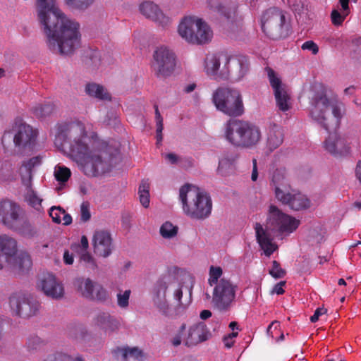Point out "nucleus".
I'll return each mask as SVG.
<instances>
[{
	"label": "nucleus",
	"mask_w": 361,
	"mask_h": 361,
	"mask_svg": "<svg viewBox=\"0 0 361 361\" xmlns=\"http://www.w3.org/2000/svg\"><path fill=\"white\" fill-rule=\"evenodd\" d=\"M9 305L16 315L23 318L35 315L40 307L39 302L32 295L23 292L13 293L9 298Z\"/></svg>",
	"instance_id": "13"
},
{
	"label": "nucleus",
	"mask_w": 361,
	"mask_h": 361,
	"mask_svg": "<svg viewBox=\"0 0 361 361\" xmlns=\"http://www.w3.org/2000/svg\"><path fill=\"white\" fill-rule=\"evenodd\" d=\"M186 336V324H182L176 334L171 338V343L174 347L180 345Z\"/></svg>",
	"instance_id": "47"
},
{
	"label": "nucleus",
	"mask_w": 361,
	"mask_h": 361,
	"mask_svg": "<svg viewBox=\"0 0 361 361\" xmlns=\"http://www.w3.org/2000/svg\"><path fill=\"white\" fill-rule=\"evenodd\" d=\"M155 115H156L157 126H159V131L163 130V128H164L163 118L159 113L157 106H155Z\"/></svg>",
	"instance_id": "58"
},
{
	"label": "nucleus",
	"mask_w": 361,
	"mask_h": 361,
	"mask_svg": "<svg viewBox=\"0 0 361 361\" xmlns=\"http://www.w3.org/2000/svg\"><path fill=\"white\" fill-rule=\"evenodd\" d=\"M9 229L26 238H32L37 233L35 228L30 224L25 212Z\"/></svg>",
	"instance_id": "29"
},
{
	"label": "nucleus",
	"mask_w": 361,
	"mask_h": 361,
	"mask_svg": "<svg viewBox=\"0 0 361 361\" xmlns=\"http://www.w3.org/2000/svg\"><path fill=\"white\" fill-rule=\"evenodd\" d=\"M350 56L353 59L361 63V37L353 41Z\"/></svg>",
	"instance_id": "48"
},
{
	"label": "nucleus",
	"mask_w": 361,
	"mask_h": 361,
	"mask_svg": "<svg viewBox=\"0 0 361 361\" xmlns=\"http://www.w3.org/2000/svg\"><path fill=\"white\" fill-rule=\"evenodd\" d=\"M63 260L66 264H72L73 263V256L68 251H65L63 254Z\"/></svg>",
	"instance_id": "61"
},
{
	"label": "nucleus",
	"mask_w": 361,
	"mask_h": 361,
	"mask_svg": "<svg viewBox=\"0 0 361 361\" xmlns=\"http://www.w3.org/2000/svg\"><path fill=\"white\" fill-rule=\"evenodd\" d=\"M117 352L121 354L122 359L124 361H128L130 358L137 360L142 356V351L137 347L118 348Z\"/></svg>",
	"instance_id": "37"
},
{
	"label": "nucleus",
	"mask_w": 361,
	"mask_h": 361,
	"mask_svg": "<svg viewBox=\"0 0 361 361\" xmlns=\"http://www.w3.org/2000/svg\"><path fill=\"white\" fill-rule=\"evenodd\" d=\"M37 133L30 125L22 120H16L9 130L5 131L2 137V144L13 137L16 147L20 149L30 148L35 145Z\"/></svg>",
	"instance_id": "11"
},
{
	"label": "nucleus",
	"mask_w": 361,
	"mask_h": 361,
	"mask_svg": "<svg viewBox=\"0 0 361 361\" xmlns=\"http://www.w3.org/2000/svg\"><path fill=\"white\" fill-rule=\"evenodd\" d=\"M78 289L82 296L91 300L104 302L109 298L106 290L100 284L94 283L91 279L78 281Z\"/></svg>",
	"instance_id": "19"
},
{
	"label": "nucleus",
	"mask_w": 361,
	"mask_h": 361,
	"mask_svg": "<svg viewBox=\"0 0 361 361\" xmlns=\"http://www.w3.org/2000/svg\"><path fill=\"white\" fill-rule=\"evenodd\" d=\"M300 221L283 212L279 207L270 204L267 219V227L270 231L280 234H290L300 225Z\"/></svg>",
	"instance_id": "10"
},
{
	"label": "nucleus",
	"mask_w": 361,
	"mask_h": 361,
	"mask_svg": "<svg viewBox=\"0 0 361 361\" xmlns=\"http://www.w3.org/2000/svg\"><path fill=\"white\" fill-rule=\"evenodd\" d=\"M178 228L173 226L171 222L166 221L164 223L159 229L160 235L166 239H171L174 238L178 233Z\"/></svg>",
	"instance_id": "39"
},
{
	"label": "nucleus",
	"mask_w": 361,
	"mask_h": 361,
	"mask_svg": "<svg viewBox=\"0 0 361 361\" xmlns=\"http://www.w3.org/2000/svg\"><path fill=\"white\" fill-rule=\"evenodd\" d=\"M85 92L90 97H95L102 100H110L111 96L104 90L103 86L92 82L85 86Z\"/></svg>",
	"instance_id": "32"
},
{
	"label": "nucleus",
	"mask_w": 361,
	"mask_h": 361,
	"mask_svg": "<svg viewBox=\"0 0 361 361\" xmlns=\"http://www.w3.org/2000/svg\"><path fill=\"white\" fill-rule=\"evenodd\" d=\"M26 199L29 204L36 209L37 210H39L41 207V203L42 200L39 198L36 192L32 190V189H30L27 192Z\"/></svg>",
	"instance_id": "49"
},
{
	"label": "nucleus",
	"mask_w": 361,
	"mask_h": 361,
	"mask_svg": "<svg viewBox=\"0 0 361 361\" xmlns=\"http://www.w3.org/2000/svg\"><path fill=\"white\" fill-rule=\"evenodd\" d=\"M223 342L226 348H231L233 345L235 341L228 336H226L223 338Z\"/></svg>",
	"instance_id": "64"
},
{
	"label": "nucleus",
	"mask_w": 361,
	"mask_h": 361,
	"mask_svg": "<svg viewBox=\"0 0 361 361\" xmlns=\"http://www.w3.org/2000/svg\"><path fill=\"white\" fill-rule=\"evenodd\" d=\"M269 274L274 279H281L286 276V271L281 267L280 263L276 260L272 262V267L269 269Z\"/></svg>",
	"instance_id": "46"
},
{
	"label": "nucleus",
	"mask_w": 361,
	"mask_h": 361,
	"mask_svg": "<svg viewBox=\"0 0 361 361\" xmlns=\"http://www.w3.org/2000/svg\"><path fill=\"white\" fill-rule=\"evenodd\" d=\"M47 342L37 335H30L25 344V347L30 353H35L41 350Z\"/></svg>",
	"instance_id": "33"
},
{
	"label": "nucleus",
	"mask_w": 361,
	"mask_h": 361,
	"mask_svg": "<svg viewBox=\"0 0 361 361\" xmlns=\"http://www.w3.org/2000/svg\"><path fill=\"white\" fill-rule=\"evenodd\" d=\"M71 176V170L65 166L57 165L54 169V177L59 183H63L67 182Z\"/></svg>",
	"instance_id": "40"
},
{
	"label": "nucleus",
	"mask_w": 361,
	"mask_h": 361,
	"mask_svg": "<svg viewBox=\"0 0 361 361\" xmlns=\"http://www.w3.org/2000/svg\"><path fill=\"white\" fill-rule=\"evenodd\" d=\"M238 286L230 279L221 278L214 286L212 302L219 312L229 311L235 302Z\"/></svg>",
	"instance_id": "9"
},
{
	"label": "nucleus",
	"mask_w": 361,
	"mask_h": 361,
	"mask_svg": "<svg viewBox=\"0 0 361 361\" xmlns=\"http://www.w3.org/2000/svg\"><path fill=\"white\" fill-rule=\"evenodd\" d=\"M310 116L329 132L339 126L343 116L342 105L336 100L328 99L325 94H318L312 99Z\"/></svg>",
	"instance_id": "5"
},
{
	"label": "nucleus",
	"mask_w": 361,
	"mask_h": 361,
	"mask_svg": "<svg viewBox=\"0 0 361 361\" xmlns=\"http://www.w3.org/2000/svg\"><path fill=\"white\" fill-rule=\"evenodd\" d=\"M37 286L44 295L52 299L59 300L63 296V286L52 274H43L39 280Z\"/></svg>",
	"instance_id": "20"
},
{
	"label": "nucleus",
	"mask_w": 361,
	"mask_h": 361,
	"mask_svg": "<svg viewBox=\"0 0 361 361\" xmlns=\"http://www.w3.org/2000/svg\"><path fill=\"white\" fill-rule=\"evenodd\" d=\"M268 76L270 85L274 90V93L285 90L283 87L281 80L277 78L276 73L271 68H267Z\"/></svg>",
	"instance_id": "44"
},
{
	"label": "nucleus",
	"mask_w": 361,
	"mask_h": 361,
	"mask_svg": "<svg viewBox=\"0 0 361 361\" xmlns=\"http://www.w3.org/2000/svg\"><path fill=\"white\" fill-rule=\"evenodd\" d=\"M65 4L71 9L84 11L90 7L94 0H63Z\"/></svg>",
	"instance_id": "41"
},
{
	"label": "nucleus",
	"mask_w": 361,
	"mask_h": 361,
	"mask_svg": "<svg viewBox=\"0 0 361 361\" xmlns=\"http://www.w3.org/2000/svg\"><path fill=\"white\" fill-rule=\"evenodd\" d=\"M18 242L7 234L0 235V270L11 264L18 254Z\"/></svg>",
	"instance_id": "18"
},
{
	"label": "nucleus",
	"mask_w": 361,
	"mask_h": 361,
	"mask_svg": "<svg viewBox=\"0 0 361 361\" xmlns=\"http://www.w3.org/2000/svg\"><path fill=\"white\" fill-rule=\"evenodd\" d=\"M23 213V208L16 202L8 199L0 201V223L8 229Z\"/></svg>",
	"instance_id": "17"
},
{
	"label": "nucleus",
	"mask_w": 361,
	"mask_h": 361,
	"mask_svg": "<svg viewBox=\"0 0 361 361\" xmlns=\"http://www.w3.org/2000/svg\"><path fill=\"white\" fill-rule=\"evenodd\" d=\"M139 9L146 18L155 22L163 27L168 26L171 23L170 18L164 15L158 5L152 1L142 2L140 5Z\"/></svg>",
	"instance_id": "22"
},
{
	"label": "nucleus",
	"mask_w": 361,
	"mask_h": 361,
	"mask_svg": "<svg viewBox=\"0 0 361 361\" xmlns=\"http://www.w3.org/2000/svg\"><path fill=\"white\" fill-rule=\"evenodd\" d=\"M254 228L256 233V239L264 254L269 257L277 249V245L272 243L269 234L264 230L260 223H256Z\"/></svg>",
	"instance_id": "26"
},
{
	"label": "nucleus",
	"mask_w": 361,
	"mask_h": 361,
	"mask_svg": "<svg viewBox=\"0 0 361 361\" xmlns=\"http://www.w3.org/2000/svg\"><path fill=\"white\" fill-rule=\"evenodd\" d=\"M279 327H280V323L279 322H277V321L272 322L267 327L268 335L271 336V337H274L272 329H274V330H276Z\"/></svg>",
	"instance_id": "60"
},
{
	"label": "nucleus",
	"mask_w": 361,
	"mask_h": 361,
	"mask_svg": "<svg viewBox=\"0 0 361 361\" xmlns=\"http://www.w3.org/2000/svg\"><path fill=\"white\" fill-rule=\"evenodd\" d=\"M90 204L87 202H83L80 205L81 221L86 222L90 219Z\"/></svg>",
	"instance_id": "53"
},
{
	"label": "nucleus",
	"mask_w": 361,
	"mask_h": 361,
	"mask_svg": "<svg viewBox=\"0 0 361 361\" xmlns=\"http://www.w3.org/2000/svg\"><path fill=\"white\" fill-rule=\"evenodd\" d=\"M80 259V261L84 263V265H85L86 264L90 262V260H92L93 258L88 252H85L81 254Z\"/></svg>",
	"instance_id": "63"
},
{
	"label": "nucleus",
	"mask_w": 361,
	"mask_h": 361,
	"mask_svg": "<svg viewBox=\"0 0 361 361\" xmlns=\"http://www.w3.org/2000/svg\"><path fill=\"white\" fill-rule=\"evenodd\" d=\"M41 163V158L39 157H34L30 159L23 162L20 168V173L23 184L26 187L31 185V180L32 178V169L39 165Z\"/></svg>",
	"instance_id": "30"
},
{
	"label": "nucleus",
	"mask_w": 361,
	"mask_h": 361,
	"mask_svg": "<svg viewBox=\"0 0 361 361\" xmlns=\"http://www.w3.org/2000/svg\"><path fill=\"white\" fill-rule=\"evenodd\" d=\"M226 140L235 147L252 148L261 140V131L256 125L239 119H230L225 126Z\"/></svg>",
	"instance_id": "6"
},
{
	"label": "nucleus",
	"mask_w": 361,
	"mask_h": 361,
	"mask_svg": "<svg viewBox=\"0 0 361 361\" xmlns=\"http://www.w3.org/2000/svg\"><path fill=\"white\" fill-rule=\"evenodd\" d=\"M57 0H36L37 20L47 37L49 49L71 55L80 47V24L69 18L58 6Z\"/></svg>",
	"instance_id": "1"
},
{
	"label": "nucleus",
	"mask_w": 361,
	"mask_h": 361,
	"mask_svg": "<svg viewBox=\"0 0 361 361\" xmlns=\"http://www.w3.org/2000/svg\"><path fill=\"white\" fill-rule=\"evenodd\" d=\"M285 11L278 7H270L265 10L261 17L263 32L272 39L283 36V27L286 21Z\"/></svg>",
	"instance_id": "12"
},
{
	"label": "nucleus",
	"mask_w": 361,
	"mask_h": 361,
	"mask_svg": "<svg viewBox=\"0 0 361 361\" xmlns=\"http://www.w3.org/2000/svg\"><path fill=\"white\" fill-rule=\"evenodd\" d=\"M179 200L185 215L195 220L209 218L212 210V200L209 193L189 183L179 190Z\"/></svg>",
	"instance_id": "3"
},
{
	"label": "nucleus",
	"mask_w": 361,
	"mask_h": 361,
	"mask_svg": "<svg viewBox=\"0 0 361 361\" xmlns=\"http://www.w3.org/2000/svg\"><path fill=\"white\" fill-rule=\"evenodd\" d=\"M94 252L102 257H107L112 251V239L106 231H95L93 236Z\"/></svg>",
	"instance_id": "24"
},
{
	"label": "nucleus",
	"mask_w": 361,
	"mask_h": 361,
	"mask_svg": "<svg viewBox=\"0 0 361 361\" xmlns=\"http://www.w3.org/2000/svg\"><path fill=\"white\" fill-rule=\"evenodd\" d=\"M61 220L63 221L62 224L64 226H68L72 223L71 216L69 214L66 213L65 210L64 213L63 214V218L61 219Z\"/></svg>",
	"instance_id": "62"
},
{
	"label": "nucleus",
	"mask_w": 361,
	"mask_h": 361,
	"mask_svg": "<svg viewBox=\"0 0 361 361\" xmlns=\"http://www.w3.org/2000/svg\"><path fill=\"white\" fill-rule=\"evenodd\" d=\"M212 334L205 323L201 322L186 329V336L183 339L184 344L188 347L195 346L207 341Z\"/></svg>",
	"instance_id": "21"
},
{
	"label": "nucleus",
	"mask_w": 361,
	"mask_h": 361,
	"mask_svg": "<svg viewBox=\"0 0 361 361\" xmlns=\"http://www.w3.org/2000/svg\"><path fill=\"white\" fill-rule=\"evenodd\" d=\"M238 158V154L234 152H225L219 162V167H226L232 165Z\"/></svg>",
	"instance_id": "45"
},
{
	"label": "nucleus",
	"mask_w": 361,
	"mask_h": 361,
	"mask_svg": "<svg viewBox=\"0 0 361 361\" xmlns=\"http://www.w3.org/2000/svg\"><path fill=\"white\" fill-rule=\"evenodd\" d=\"M272 182L275 187V196L276 197V191L278 188L280 190L285 189L288 190L290 188L286 178V171L284 168L276 169L272 176Z\"/></svg>",
	"instance_id": "31"
},
{
	"label": "nucleus",
	"mask_w": 361,
	"mask_h": 361,
	"mask_svg": "<svg viewBox=\"0 0 361 361\" xmlns=\"http://www.w3.org/2000/svg\"><path fill=\"white\" fill-rule=\"evenodd\" d=\"M325 149L334 156H342L348 152L349 147L344 138L337 133H330L324 142Z\"/></svg>",
	"instance_id": "25"
},
{
	"label": "nucleus",
	"mask_w": 361,
	"mask_h": 361,
	"mask_svg": "<svg viewBox=\"0 0 361 361\" xmlns=\"http://www.w3.org/2000/svg\"><path fill=\"white\" fill-rule=\"evenodd\" d=\"M56 361H84L80 356L73 358L70 355L61 352L55 353Z\"/></svg>",
	"instance_id": "55"
},
{
	"label": "nucleus",
	"mask_w": 361,
	"mask_h": 361,
	"mask_svg": "<svg viewBox=\"0 0 361 361\" xmlns=\"http://www.w3.org/2000/svg\"><path fill=\"white\" fill-rule=\"evenodd\" d=\"M90 138L83 123L72 121L56 126L54 143L58 147L68 144L71 156L79 163L82 172L87 176L97 177L110 171L109 164L103 159L102 152L91 149Z\"/></svg>",
	"instance_id": "2"
},
{
	"label": "nucleus",
	"mask_w": 361,
	"mask_h": 361,
	"mask_svg": "<svg viewBox=\"0 0 361 361\" xmlns=\"http://www.w3.org/2000/svg\"><path fill=\"white\" fill-rule=\"evenodd\" d=\"M208 8L213 12L217 13L227 18L231 17V11L226 8L219 0H208Z\"/></svg>",
	"instance_id": "36"
},
{
	"label": "nucleus",
	"mask_w": 361,
	"mask_h": 361,
	"mask_svg": "<svg viewBox=\"0 0 361 361\" xmlns=\"http://www.w3.org/2000/svg\"><path fill=\"white\" fill-rule=\"evenodd\" d=\"M173 290V296L178 312L185 310L192 302V290H188V294L183 296V286L170 276H166L159 279L153 288V302L159 311L165 315L169 312V304L166 300V291Z\"/></svg>",
	"instance_id": "4"
},
{
	"label": "nucleus",
	"mask_w": 361,
	"mask_h": 361,
	"mask_svg": "<svg viewBox=\"0 0 361 361\" xmlns=\"http://www.w3.org/2000/svg\"><path fill=\"white\" fill-rule=\"evenodd\" d=\"M248 58L243 55L224 56V65L221 69V79L227 80L230 76L235 80L243 78L249 72Z\"/></svg>",
	"instance_id": "15"
},
{
	"label": "nucleus",
	"mask_w": 361,
	"mask_h": 361,
	"mask_svg": "<svg viewBox=\"0 0 361 361\" xmlns=\"http://www.w3.org/2000/svg\"><path fill=\"white\" fill-rule=\"evenodd\" d=\"M286 285V281H280L279 283H276L274 287L273 288V290L271 291L272 293H276L277 295H281L284 293L283 286Z\"/></svg>",
	"instance_id": "57"
},
{
	"label": "nucleus",
	"mask_w": 361,
	"mask_h": 361,
	"mask_svg": "<svg viewBox=\"0 0 361 361\" xmlns=\"http://www.w3.org/2000/svg\"><path fill=\"white\" fill-rule=\"evenodd\" d=\"M92 325L104 331L105 334H111L118 331L120 328V322L108 312H98L92 318Z\"/></svg>",
	"instance_id": "23"
},
{
	"label": "nucleus",
	"mask_w": 361,
	"mask_h": 361,
	"mask_svg": "<svg viewBox=\"0 0 361 361\" xmlns=\"http://www.w3.org/2000/svg\"><path fill=\"white\" fill-rule=\"evenodd\" d=\"M276 106L282 111H288L290 106L289 104L290 97L286 90L279 91L274 93Z\"/></svg>",
	"instance_id": "35"
},
{
	"label": "nucleus",
	"mask_w": 361,
	"mask_h": 361,
	"mask_svg": "<svg viewBox=\"0 0 361 361\" xmlns=\"http://www.w3.org/2000/svg\"><path fill=\"white\" fill-rule=\"evenodd\" d=\"M224 56L226 54H208L204 59V70L208 75L216 79H221V63L224 64Z\"/></svg>",
	"instance_id": "27"
},
{
	"label": "nucleus",
	"mask_w": 361,
	"mask_h": 361,
	"mask_svg": "<svg viewBox=\"0 0 361 361\" xmlns=\"http://www.w3.org/2000/svg\"><path fill=\"white\" fill-rule=\"evenodd\" d=\"M130 293V290H126L123 293H119L117 294V304L121 308L128 307Z\"/></svg>",
	"instance_id": "51"
},
{
	"label": "nucleus",
	"mask_w": 361,
	"mask_h": 361,
	"mask_svg": "<svg viewBox=\"0 0 361 361\" xmlns=\"http://www.w3.org/2000/svg\"><path fill=\"white\" fill-rule=\"evenodd\" d=\"M327 310L324 307H318L314 311V313L312 316L310 317V321L312 323H314L319 320L320 316L326 314Z\"/></svg>",
	"instance_id": "56"
},
{
	"label": "nucleus",
	"mask_w": 361,
	"mask_h": 361,
	"mask_svg": "<svg viewBox=\"0 0 361 361\" xmlns=\"http://www.w3.org/2000/svg\"><path fill=\"white\" fill-rule=\"evenodd\" d=\"M276 191V199L283 204L288 205L291 209L300 211L310 207V200L301 192L291 189L286 190L284 188Z\"/></svg>",
	"instance_id": "16"
},
{
	"label": "nucleus",
	"mask_w": 361,
	"mask_h": 361,
	"mask_svg": "<svg viewBox=\"0 0 361 361\" xmlns=\"http://www.w3.org/2000/svg\"><path fill=\"white\" fill-rule=\"evenodd\" d=\"M258 177V171H257V161L256 159H252V171L251 175V179L253 181L257 180Z\"/></svg>",
	"instance_id": "59"
},
{
	"label": "nucleus",
	"mask_w": 361,
	"mask_h": 361,
	"mask_svg": "<svg viewBox=\"0 0 361 361\" xmlns=\"http://www.w3.org/2000/svg\"><path fill=\"white\" fill-rule=\"evenodd\" d=\"M54 111V106L50 103L39 104L33 108V114L37 118H43L51 115Z\"/></svg>",
	"instance_id": "38"
},
{
	"label": "nucleus",
	"mask_w": 361,
	"mask_h": 361,
	"mask_svg": "<svg viewBox=\"0 0 361 361\" xmlns=\"http://www.w3.org/2000/svg\"><path fill=\"white\" fill-rule=\"evenodd\" d=\"M283 128L276 123H270L267 132V147L270 151L278 148L283 142Z\"/></svg>",
	"instance_id": "28"
},
{
	"label": "nucleus",
	"mask_w": 361,
	"mask_h": 361,
	"mask_svg": "<svg viewBox=\"0 0 361 361\" xmlns=\"http://www.w3.org/2000/svg\"><path fill=\"white\" fill-rule=\"evenodd\" d=\"M18 266L20 269H28L32 266V260L30 256L27 252H20L18 256L16 255L15 260L7 266Z\"/></svg>",
	"instance_id": "34"
},
{
	"label": "nucleus",
	"mask_w": 361,
	"mask_h": 361,
	"mask_svg": "<svg viewBox=\"0 0 361 361\" xmlns=\"http://www.w3.org/2000/svg\"><path fill=\"white\" fill-rule=\"evenodd\" d=\"M301 49L302 50H309L314 55H316L319 52V47L312 40L305 42L302 44Z\"/></svg>",
	"instance_id": "54"
},
{
	"label": "nucleus",
	"mask_w": 361,
	"mask_h": 361,
	"mask_svg": "<svg viewBox=\"0 0 361 361\" xmlns=\"http://www.w3.org/2000/svg\"><path fill=\"white\" fill-rule=\"evenodd\" d=\"M216 108L231 117H238L244 113V105L240 92L228 87H219L212 95Z\"/></svg>",
	"instance_id": "8"
},
{
	"label": "nucleus",
	"mask_w": 361,
	"mask_h": 361,
	"mask_svg": "<svg viewBox=\"0 0 361 361\" xmlns=\"http://www.w3.org/2000/svg\"><path fill=\"white\" fill-rule=\"evenodd\" d=\"M223 270L220 267L211 266L209 271L208 283L210 286H216L221 279Z\"/></svg>",
	"instance_id": "43"
},
{
	"label": "nucleus",
	"mask_w": 361,
	"mask_h": 361,
	"mask_svg": "<svg viewBox=\"0 0 361 361\" xmlns=\"http://www.w3.org/2000/svg\"><path fill=\"white\" fill-rule=\"evenodd\" d=\"M64 213V209L61 207L53 206L49 211V214L52 221L56 224H61L62 222L61 215Z\"/></svg>",
	"instance_id": "50"
},
{
	"label": "nucleus",
	"mask_w": 361,
	"mask_h": 361,
	"mask_svg": "<svg viewBox=\"0 0 361 361\" xmlns=\"http://www.w3.org/2000/svg\"><path fill=\"white\" fill-rule=\"evenodd\" d=\"M153 58L152 68L157 78H166L173 73L176 65V57L171 49L160 47L154 51Z\"/></svg>",
	"instance_id": "14"
},
{
	"label": "nucleus",
	"mask_w": 361,
	"mask_h": 361,
	"mask_svg": "<svg viewBox=\"0 0 361 361\" xmlns=\"http://www.w3.org/2000/svg\"><path fill=\"white\" fill-rule=\"evenodd\" d=\"M180 36L186 42L193 44H204L209 42L213 32L204 20L193 17H185L178 27Z\"/></svg>",
	"instance_id": "7"
},
{
	"label": "nucleus",
	"mask_w": 361,
	"mask_h": 361,
	"mask_svg": "<svg viewBox=\"0 0 361 361\" xmlns=\"http://www.w3.org/2000/svg\"><path fill=\"white\" fill-rule=\"evenodd\" d=\"M140 202L145 208H147L149 205V184L142 181L138 190Z\"/></svg>",
	"instance_id": "42"
},
{
	"label": "nucleus",
	"mask_w": 361,
	"mask_h": 361,
	"mask_svg": "<svg viewBox=\"0 0 361 361\" xmlns=\"http://www.w3.org/2000/svg\"><path fill=\"white\" fill-rule=\"evenodd\" d=\"M348 15V12H346V13L343 12L341 14L338 10H333L331 14L332 23L334 25H341Z\"/></svg>",
	"instance_id": "52"
}]
</instances>
